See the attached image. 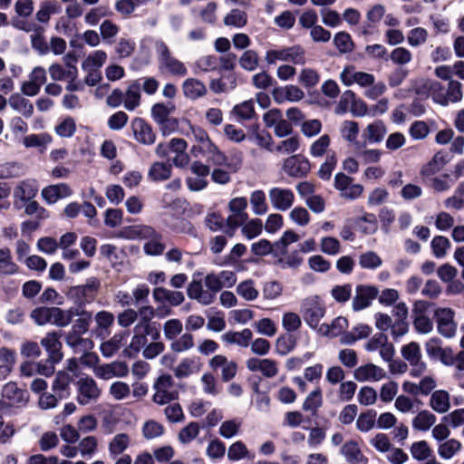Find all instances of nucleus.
Wrapping results in <instances>:
<instances>
[{
    "instance_id": "nucleus-36",
    "label": "nucleus",
    "mask_w": 464,
    "mask_h": 464,
    "mask_svg": "<svg viewBox=\"0 0 464 464\" xmlns=\"http://www.w3.org/2000/svg\"><path fill=\"white\" fill-rule=\"evenodd\" d=\"M386 127L382 121H376L369 124L363 130L362 137L371 143H378L386 134Z\"/></svg>"
},
{
    "instance_id": "nucleus-58",
    "label": "nucleus",
    "mask_w": 464,
    "mask_h": 464,
    "mask_svg": "<svg viewBox=\"0 0 464 464\" xmlns=\"http://www.w3.org/2000/svg\"><path fill=\"white\" fill-rule=\"evenodd\" d=\"M109 393L114 400L122 401L130 396V388L128 383L117 381L111 384Z\"/></svg>"
},
{
    "instance_id": "nucleus-51",
    "label": "nucleus",
    "mask_w": 464,
    "mask_h": 464,
    "mask_svg": "<svg viewBox=\"0 0 464 464\" xmlns=\"http://www.w3.org/2000/svg\"><path fill=\"white\" fill-rule=\"evenodd\" d=\"M247 23L246 12L239 9H232L224 18V24L227 26L241 28Z\"/></svg>"
},
{
    "instance_id": "nucleus-6",
    "label": "nucleus",
    "mask_w": 464,
    "mask_h": 464,
    "mask_svg": "<svg viewBox=\"0 0 464 464\" xmlns=\"http://www.w3.org/2000/svg\"><path fill=\"white\" fill-rule=\"evenodd\" d=\"M76 401L80 405L96 402L102 393L95 380L88 375L81 376L76 382Z\"/></svg>"
},
{
    "instance_id": "nucleus-63",
    "label": "nucleus",
    "mask_w": 464,
    "mask_h": 464,
    "mask_svg": "<svg viewBox=\"0 0 464 464\" xmlns=\"http://www.w3.org/2000/svg\"><path fill=\"white\" fill-rule=\"evenodd\" d=\"M320 80L318 72L311 68H304L300 72L298 82L305 88L314 87Z\"/></svg>"
},
{
    "instance_id": "nucleus-41",
    "label": "nucleus",
    "mask_w": 464,
    "mask_h": 464,
    "mask_svg": "<svg viewBox=\"0 0 464 464\" xmlns=\"http://www.w3.org/2000/svg\"><path fill=\"white\" fill-rule=\"evenodd\" d=\"M73 307L63 310L59 307H52V324L58 327H65L72 322Z\"/></svg>"
},
{
    "instance_id": "nucleus-19",
    "label": "nucleus",
    "mask_w": 464,
    "mask_h": 464,
    "mask_svg": "<svg viewBox=\"0 0 464 464\" xmlns=\"http://www.w3.org/2000/svg\"><path fill=\"white\" fill-rule=\"evenodd\" d=\"M449 154L446 151L440 150L436 152L431 160L424 164L420 171L422 179L430 178L440 171L449 162Z\"/></svg>"
},
{
    "instance_id": "nucleus-53",
    "label": "nucleus",
    "mask_w": 464,
    "mask_h": 464,
    "mask_svg": "<svg viewBox=\"0 0 464 464\" xmlns=\"http://www.w3.org/2000/svg\"><path fill=\"white\" fill-rule=\"evenodd\" d=\"M31 44L33 49L37 51L39 54L44 55L49 52V45L44 36V28L39 26L31 35Z\"/></svg>"
},
{
    "instance_id": "nucleus-46",
    "label": "nucleus",
    "mask_w": 464,
    "mask_h": 464,
    "mask_svg": "<svg viewBox=\"0 0 464 464\" xmlns=\"http://www.w3.org/2000/svg\"><path fill=\"white\" fill-rule=\"evenodd\" d=\"M130 445V437L126 433L116 434L109 443V452L115 457L121 454Z\"/></svg>"
},
{
    "instance_id": "nucleus-7",
    "label": "nucleus",
    "mask_w": 464,
    "mask_h": 464,
    "mask_svg": "<svg viewBox=\"0 0 464 464\" xmlns=\"http://www.w3.org/2000/svg\"><path fill=\"white\" fill-rule=\"evenodd\" d=\"M301 313L304 322L311 327L316 328L320 320L324 316L325 307L319 297L312 296L304 300Z\"/></svg>"
},
{
    "instance_id": "nucleus-62",
    "label": "nucleus",
    "mask_w": 464,
    "mask_h": 464,
    "mask_svg": "<svg viewBox=\"0 0 464 464\" xmlns=\"http://www.w3.org/2000/svg\"><path fill=\"white\" fill-rule=\"evenodd\" d=\"M123 336L115 334L109 341L104 342L101 345V352L105 357L112 356L122 346Z\"/></svg>"
},
{
    "instance_id": "nucleus-27",
    "label": "nucleus",
    "mask_w": 464,
    "mask_h": 464,
    "mask_svg": "<svg viewBox=\"0 0 464 464\" xmlns=\"http://www.w3.org/2000/svg\"><path fill=\"white\" fill-rule=\"evenodd\" d=\"M72 191L65 183L50 185L42 190V197L48 204H53L58 199L70 197Z\"/></svg>"
},
{
    "instance_id": "nucleus-16",
    "label": "nucleus",
    "mask_w": 464,
    "mask_h": 464,
    "mask_svg": "<svg viewBox=\"0 0 464 464\" xmlns=\"http://www.w3.org/2000/svg\"><path fill=\"white\" fill-rule=\"evenodd\" d=\"M268 197L274 208L281 211L289 209L295 199L294 193L291 189L281 188H271Z\"/></svg>"
},
{
    "instance_id": "nucleus-61",
    "label": "nucleus",
    "mask_w": 464,
    "mask_h": 464,
    "mask_svg": "<svg viewBox=\"0 0 464 464\" xmlns=\"http://www.w3.org/2000/svg\"><path fill=\"white\" fill-rule=\"evenodd\" d=\"M135 47L134 41L121 37L115 46V53L120 59L127 58L133 54Z\"/></svg>"
},
{
    "instance_id": "nucleus-37",
    "label": "nucleus",
    "mask_w": 464,
    "mask_h": 464,
    "mask_svg": "<svg viewBox=\"0 0 464 464\" xmlns=\"http://www.w3.org/2000/svg\"><path fill=\"white\" fill-rule=\"evenodd\" d=\"M38 191V187L34 180L21 181L14 191V197L22 201H29Z\"/></svg>"
},
{
    "instance_id": "nucleus-13",
    "label": "nucleus",
    "mask_w": 464,
    "mask_h": 464,
    "mask_svg": "<svg viewBox=\"0 0 464 464\" xmlns=\"http://www.w3.org/2000/svg\"><path fill=\"white\" fill-rule=\"evenodd\" d=\"M379 291L375 286L358 285L352 302L353 309L354 311H361L367 308L377 297Z\"/></svg>"
},
{
    "instance_id": "nucleus-31",
    "label": "nucleus",
    "mask_w": 464,
    "mask_h": 464,
    "mask_svg": "<svg viewBox=\"0 0 464 464\" xmlns=\"http://www.w3.org/2000/svg\"><path fill=\"white\" fill-rule=\"evenodd\" d=\"M189 129L194 139L199 143V150L205 153H218L220 158H224L217 148V146L210 140L208 133L200 127L189 125Z\"/></svg>"
},
{
    "instance_id": "nucleus-56",
    "label": "nucleus",
    "mask_w": 464,
    "mask_h": 464,
    "mask_svg": "<svg viewBox=\"0 0 464 464\" xmlns=\"http://www.w3.org/2000/svg\"><path fill=\"white\" fill-rule=\"evenodd\" d=\"M164 431L163 425L154 420H147L142 426V433L147 440L159 438Z\"/></svg>"
},
{
    "instance_id": "nucleus-43",
    "label": "nucleus",
    "mask_w": 464,
    "mask_h": 464,
    "mask_svg": "<svg viewBox=\"0 0 464 464\" xmlns=\"http://www.w3.org/2000/svg\"><path fill=\"white\" fill-rule=\"evenodd\" d=\"M236 291L237 295L246 301H254L259 295V292L255 287V282L252 279H246L240 282L237 285Z\"/></svg>"
},
{
    "instance_id": "nucleus-24",
    "label": "nucleus",
    "mask_w": 464,
    "mask_h": 464,
    "mask_svg": "<svg viewBox=\"0 0 464 464\" xmlns=\"http://www.w3.org/2000/svg\"><path fill=\"white\" fill-rule=\"evenodd\" d=\"M73 381V376L65 371H60L56 373L52 384V390L59 399H66L70 396V384Z\"/></svg>"
},
{
    "instance_id": "nucleus-4",
    "label": "nucleus",
    "mask_w": 464,
    "mask_h": 464,
    "mask_svg": "<svg viewBox=\"0 0 464 464\" xmlns=\"http://www.w3.org/2000/svg\"><path fill=\"white\" fill-rule=\"evenodd\" d=\"M268 64H274L277 61L291 62L297 65L305 63V53L300 45H293L278 50H269L265 57Z\"/></svg>"
},
{
    "instance_id": "nucleus-22",
    "label": "nucleus",
    "mask_w": 464,
    "mask_h": 464,
    "mask_svg": "<svg viewBox=\"0 0 464 464\" xmlns=\"http://www.w3.org/2000/svg\"><path fill=\"white\" fill-rule=\"evenodd\" d=\"M246 367L251 372H261L266 378H273L278 373L277 363L271 359L250 358L246 361Z\"/></svg>"
},
{
    "instance_id": "nucleus-59",
    "label": "nucleus",
    "mask_w": 464,
    "mask_h": 464,
    "mask_svg": "<svg viewBox=\"0 0 464 464\" xmlns=\"http://www.w3.org/2000/svg\"><path fill=\"white\" fill-rule=\"evenodd\" d=\"M334 44L342 53H347L353 51V42L351 35L346 32H339L334 37Z\"/></svg>"
},
{
    "instance_id": "nucleus-49",
    "label": "nucleus",
    "mask_w": 464,
    "mask_h": 464,
    "mask_svg": "<svg viewBox=\"0 0 464 464\" xmlns=\"http://www.w3.org/2000/svg\"><path fill=\"white\" fill-rule=\"evenodd\" d=\"M430 246L435 257L443 258L450 248L451 244L446 237L436 236L431 240Z\"/></svg>"
},
{
    "instance_id": "nucleus-17",
    "label": "nucleus",
    "mask_w": 464,
    "mask_h": 464,
    "mask_svg": "<svg viewBox=\"0 0 464 464\" xmlns=\"http://www.w3.org/2000/svg\"><path fill=\"white\" fill-rule=\"evenodd\" d=\"M60 337L57 332H51L41 340V345L47 352L50 362H60L63 357Z\"/></svg>"
},
{
    "instance_id": "nucleus-9",
    "label": "nucleus",
    "mask_w": 464,
    "mask_h": 464,
    "mask_svg": "<svg viewBox=\"0 0 464 464\" xmlns=\"http://www.w3.org/2000/svg\"><path fill=\"white\" fill-rule=\"evenodd\" d=\"M454 311L451 308H438L434 312L438 332L445 338H452L457 331L454 321Z\"/></svg>"
},
{
    "instance_id": "nucleus-33",
    "label": "nucleus",
    "mask_w": 464,
    "mask_h": 464,
    "mask_svg": "<svg viewBox=\"0 0 464 464\" xmlns=\"http://www.w3.org/2000/svg\"><path fill=\"white\" fill-rule=\"evenodd\" d=\"M172 165L160 161L153 162L148 171V178L155 182L165 181L171 176Z\"/></svg>"
},
{
    "instance_id": "nucleus-26",
    "label": "nucleus",
    "mask_w": 464,
    "mask_h": 464,
    "mask_svg": "<svg viewBox=\"0 0 464 464\" xmlns=\"http://www.w3.org/2000/svg\"><path fill=\"white\" fill-rule=\"evenodd\" d=\"M174 110L175 106L172 104L156 103L151 108V116L158 124L171 125V128H176L177 120L169 118V114Z\"/></svg>"
},
{
    "instance_id": "nucleus-15",
    "label": "nucleus",
    "mask_w": 464,
    "mask_h": 464,
    "mask_svg": "<svg viewBox=\"0 0 464 464\" xmlns=\"http://www.w3.org/2000/svg\"><path fill=\"white\" fill-rule=\"evenodd\" d=\"M131 129L135 140L143 145H152L156 140V133L152 127L141 118L131 121Z\"/></svg>"
},
{
    "instance_id": "nucleus-44",
    "label": "nucleus",
    "mask_w": 464,
    "mask_h": 464,
    "mask_svg": "<svg viewBox=\"0 0 464 464\" xmlns=\"http://www.w3.org/2000/svg\"><path fill=\"white\" fill-rule=\"evenodd\" d=\"M227 459L231 461H237L242 459H252L254 455L250 454L246 446L241 440H237L229 446Z\"/></svg>"
},
{
    "instance_id": "nucleus-29",
    "label": "nucleus",
    "mask_w": 464,
    "mask_h": 464,
    "mask_svg": "<svg viewBox=\"0 0 464 464\" xmlns=\"http://www.w3.org/2000/svg\"><path fill=\"white\" fill-rule=\"evenodd\" d=\"M341 453L349 464H367L368 459L360 450L357 442L350 440L341 448Z\"/></svg>"
},
{
    "instance_id": "nucleus-21",
    "label": "nucleus",
    "mask_w": 464,
    "mask_h": 464,
    "mask_svg": "<svg viewBox=\"0 0 464 464\" xmlns=\"http://www.w3.org/2000/svg\"><path fill=\"white\" fill-rule=\"evenodd\" d=\"M386 373L383 369L373 364L367 363L355 369L353 377L358 382H377L383 379Z\"/></svg>"
},
{
    "instance_id": "nucleus-64",
    "label": "nucleus",
    "mask_w": 464,
    "mask_h": 464,
    "mask_svg": "<svg viewBox=\"0 0 464 464\" xmlns=\"http://www.w3.org/2000/svg\"><path fill=\"white\" fill-rule=\"evenodd\" d=\"M411 453L415 459L421 461L428 459L431 456L432 450L425 440H421L411 445Z\"/></svg>"
},
{
    "instance_id": "nucleus-12",
    "label": "nucleus",
    "mask_w": 464,
    "mask_h": 464,
    "mask_svg": "<svg viewBox=\"0 0 464 464\" xmlns=\"http://www.w3.org/2000/svg\"><path fill=\"white\" fill-rule=\"evenodd\" d=\"M2 396L8 406H25L29 393L26 390L20 389L15 382H10L3 387Z\"/></svg>"
},
{
    "instance_id": "nucleus-34",
    "label": "nucleus",
    "mask_w": 464,
    "mask_h": 464,
    "mask_svg": "<svg viewBox=\"0 0 464 464\" xmlns=\"http://www.w3.org/2000/svg\"><path fill=\"white\" fill-rule=\"evenodd\" d=\"M252 337V331L246 328L241 332H227L222 335V340L228 344H237L240 347H247Z\"/></svg>"
},
{
    "instance_id": "nucleus-20",
    "label": "nucleus",
    "mask_w": 464,
    "mask_h": 464,
    "mask_svg": "<svg viewBox=\"0 0 464 464\" xmlns=\"http://www.w3.org/2000/svg\"><path fill=\"white\" fill-rule=\"evenodd\" d=\"M272 95L276 103L282 104L286 101L296 102L303 100L304 92L298 86L286 85L285 87L275 88Z\"/></svg>"
},
{
    "instance_id": "nucleus-54",
    "label": "nucleus",
    "mask_w": 464,
    "mask_h": 464,
    "mask_svg": "<svg viewBox=\"0 0 464 464\" xmlns=\"http://www.w3.org/2000/svg\"><path fill=\"white\" fill-rule=\"evenodd\" d=\"M376 422V411L369 410L366 412H362L359 415L356 420L357 429L362 432L371 430Z\"/></svg>"
},
{
    "instance_id": "nucleus-2",
    "label": "nucleus",
    "mask_w": 464,
    "mask_h": 464,
    "mask_svg": "<svg viewBox=\"0 0 464 464\" xmlns=\"http://www.w3.org/2000/svg\"><path fill=\"white\" fill-rule=\"evenodd\" d=\"M158 69L162 74L183 77L188 73L186 65L176 58L163 41L155 44Z\"/></svg>"
},
{
    "instance_id": "nucleus-50",
    "label": "nucleus",
    "mask_w": 464,
    "mask_h": 464,
    "mask_svg": "<svg viewBox=\"0 0 464 464\" xmlns=\"http://www.w3.org/2000/svg\"><path fill=\"white\" fill-rule=\"evenodd\" d=\"M298 235L294 231H285L281 238L276 242L275 256H278L279 255H285L287 252V246L291 243L298 241Z\"/></svg>"
},
{
    "instance_id": "nucleus-10",
    "label": "nucleus",
    "mask_w": 464,
    "mask_h": 464,
    "mask_svg": "<svg viewBox=\"0 0 464 464\" xmlns=\"http://www.w3.org/2000/svg\"><path fill=\"white\" fill-rule=\"evenodd\" d=\"M283 169L289 177L304 178L310 171V162L301 155H293L285 160Z\"/></svg>"
},
{
    "instance_id": "nucleus-3",
    "label": "nucleus",
    "mask_w": 464,
    "mask_h": 464,
    "mask_svg": "<svg viewBox=\"0 0 464 464\" xmlns=\"http://www.w3.org/2000/svg\"><path fill=\"white\" fill-rule=\"evenodd\" d=\"M100 280L96 277L89 278L84 285L72 286L67 292V296L77 304V306L83 307L86 304L94 300L100 288Z\"/></svg>"
},
{
    "instance_id": "nucleus-25",
    "label": "nucleus",
    "mask_w": 464,
    "mask_h": 464,
    "mask_svg": "<svg viewBox=\"0 0 464 464\" xmlns=\"http://www.w3.org/2000/svg\"><path fill=\"white\" fill-rule=\"evenodd\" d=\"M73 312L71 330L82 334L87 333L92 322V312L80 306H73Z\"/></svg>"
},
{
    "instance_id": "nucleus-18",
    "label": "nucleus",
    "mask_w": 464,
    "mask_h": 464,
    "mask_svg": "<svg viewBox=\"0 0 464 464\" xmlns=\"http://www.w3.org/2000/svg\"><path fill=\"white\" fill-rule=\"evenodd\" d=\"M95 375L102 380H109L113 377H125L129 373L128 365L123 362H113L102 364L94 370Z\"/></svg>"
},
{
    "instance_id": "nucleus-1",
    "label": "nucleus",
    "mask_w": 464,
    "mask_h": 464,
    "mask_svg": "<svg viewBox=\"0 0 464 464\" xmlns=\"http://www.w3.org/2000/svg\"><path fill=\"white\" fill-rule=\"evenodd\" d=\"M423 88L428 91L436 103L443 106L462 99V84L456 80H450L448 82L447 90L440 82L433 80L426 81Z\"/></svg>"
},
{
    "instance_id": "nucleus-35",
    "label": "nucleus",
    "mask_w": 464,
    "mask_h": 464,
    "mask_svg": "<svg viewBox=\"0 0 464 464\" xmlns=\"http://www.w3.org/2000/svg\"><path fill=\"white\" fill-rule=\"evenodd\" d=\"M430 406L438 413H445L450 410V394L444 390H438L431 393Z\"/></svg>"
},
{
    "instance_id": "nucleus-5",
    "label": "nucleus",
    "mask_w": 464,
    "mask_h": 464,
    "mask_svg": "<svg viewBox=\"0 0 464 464\" xmlns=\"http://www.w3.org/2000/svg\"><path fill=\"white\" fill-rule=\"evenodd\" d=\"M155 391L152 401L156 404L165 405L178 399L179 392L174 390V381L170 375L159 376L153 383Z\"/></svg>"
},
{
    "instance_id": "nucleus-60",
    "label": "nucleus",
    "mask_w": 464,
    "mask_h": 464,
    "mask_svg": "<svg viewBox=\"0 0 464 464\" xmlns=\"http://www.w3.org/2000/svg\"><path fill=\"white\" fill-rule=\"evenodd\" d=\"M322 406V392L319 388L311 392L303 403V410L311 411L313 414L316 412L318 408Z\"/></svg>"
},
{
    "instance_id": "nucleus-30",
    "label": "nucleus",
    "mask_w": 464,
    "mask_h": 464,
    "mask_svg": "<svg viewBox=\"0 0 464 464\" xmlns=\"http://www.w3.org/2000/svg\"><path fill=\"white\" fill-rule=\"evenodd\" d=\"M187 293L190 299H194L201 304L208 305L213 303V293L204 290L199 280L190 282Z\"/></svg>"
},
{
    "instance_id": "nucleus-47",
    "label": "nucleus",
    "mask_w": 464,
    "mask_h": 464,
    "mask_svg": "<svg viewBox=\"0 0 464 464\" xmlns=\"http://www.w3.org/2000/svg\"><path fill=\"white\" fill-rule=\"evenodd\" d=\"M199 430V424L196 421H191L179 430L178 440L181 444L187 445L197 438Z\"/></svg>"
},
{
    "instance_id": "nucleus-23",
    "label": "nucleus",
    "mask_w": 464,
    "mask_h": 464,
    "mask_svg": "<svg viewBox=\"0 0 464 464\" xmlns=\"http://www.w3.org/2000/svg\"><path fill=\"white\" fill-rule=\"evenodd\" d=\"M82 333L70 330L64 336L65 343L70 346L75 353H85L93 347V342L90 338H83Z\"/></svg>"
},
{
    "instance_id": "nucleus-55",
    "label": "nucleus",
    "mask_w": 464,
    "mask_h": 464,
    "mask_svg": "<svg viewBox=\"0 0 464 464\" xmlns=\"http://www.w3.org/2000/svg\"><path fill=\"white\" fill-rule=\"evenodd\" d=\"M342 137L352 143H358L357 137L359 133V126L358 123L353 121H344L342 123L340 129Z\"/></svg>"
},
{
    "instance_id": "nucleus-57",
    "label": "nucleus",
    "mask_w": 464,
    "mask_h": 464,
    "mask_svg": "<svg viewBox=\"0 0 464 464\" xmlns=\"http://www.w3.org/2000/svg\"><path fill=\"white\" fill-rule=\"evenodd\" d=\"M356 152L361 157L364 163H375L378 162L382 156V151L377 149H365V143H356Z\"/></svg>"
},
{
    "instance_id": "nucleus-28",
    "label": "nucleus",
    "mask_w": 464,
    "mask_h": 464,
    "mask_svg": "<svg viewBox=\"0 0 464 464\" xmlns=\"http://www.w3.org/2000/svg\"><path fill=\"white\" fill-rule=\"evenodd\" d=\"M153 298L158 303H169L172 306L181 304L185 296L182 292L172 291L164 287H156L152 292Z\"/></svg>"
},
{
    "instance_id": "nucleus-40",
    "label": "nucleus",
    "mask_w": 464,
    "mask_h": 464,
    "mask_svg": "<svg viewBox=\"0 0 464 464\" xmlns=\"http://www.w3.org/2000/svg\"><path fill=\"white\" fill-rule=\"evenodd\" d=\"M18 271V266L12 260L11 251L7 247L0 248V275L10 276Z\"/></svg>"
},
{
    "instance_id": "nucleus-42",
    "label": "nucleus",
    "mask_w": 464,
    "mask_h": 464,
    "mask_svg": "<svg viewBox=\"0 0 464 464\" xmlns=\"http://www.w3.org/2000/svg\"><path fill=\"white\" fill-rule=\"evenodd\" d=\"M9 104L10 106L23 114L24 117H31L34 112V106L33 104L25 98H23L19 94H13L9 98Z\"/></svg>"
},
{
    "instance_id": "nucleus-8",
    "label": "nucleus",
    "mask_w": 464,
    "mask_h": 464,
    "mask_svg": "<svg viewBox=\"0 0 464 464\" xmlns=\"http://www.w3.org/2000/svg\"><path fill=\"white\" fill-rule=\"evenodd\" d=\"M428 356L431 360H439L447 366L454 365L455 358L450 347H442V341L440 338H430L425 343Z\"/></svg>"
},
{
    "instance_id": "nucleus-14",
    "label": "nucleus",
    "mask_w": 464,
    "mask_h": 464,
    "mask_svg": "<svg viewBox=\"0 0 464 464\" xmlns=\"http://www.w3.org/2000/svg\"><path fill=\"white\" fill-rule=\"evenodd\" d=\"M342 82L346 86L357 83L362 87L371 86L374 83V76L364 72H355L353 66L345 67L340 74Z\"/></svg>"
},
{
    "instance_id": "nucleus-38",
    "label": "nucleus",
    "mask_w": 464,
    "mask_h": 464,
    "mask_svg": "<svg viewBox=\"0 0 464 464\" xmlns=\"http://www.w3.org/2000/svg\"><path fill=\"white\" fill-rule=\"evenodd\" d=\"M124 107L128 111H134L140 102V84L133 82L127 89L124 95Z\"/></svg>"
},
{
    "instance_id": "nucleus-32",
    "label": "nucleus",
    "mask_w": 464,
    "mask_h": 464,
    "mask_svg": "<svg viewBox=\"0 0 464 464\" xmlns=\"http://www.w3.org/2000/svg\"><path fill=\"white\" fill-rule=\"evenodd\" d=\"M182 91L184 96L190 100H197L207 94L206 85L198 79L188 78L183 82Z\"/></svg>"
},
{
    "instance_id": "nucleus-52",
    "label": "nucleus",
    "mask_w": 464,
    "mask_h": 464,
    "mask_svg": "<svg viewBox=\"0 0 464 464\" xmlns=\"http://www.w3.org/2000/svg\"><path fill=\"white\" fill-rule=\"evenodd\" d=\"M235 115L243 121H248L256 116L254 102L252 100L245 101L233 108Z\"/></svg>"
},
{
    "instance_id": "nucleus-45",
    "label": "nucleus",
    "mask_w": 464,
    "mask_h": 464,
    "mask_svg": "<svg viewBox=\"0 0 464 464\" xmlns=\"http://www.w3.org/2000/svg\"><path fill=\"white\" fill-rule=\"evenodd\" d=\"M247 214L231 213L226 219V227L224 228V233L229 237H234L237 227L245 224L247 221Z\"/></svg>"
},
{
    "instance_id": "nucleus-48",
    "label": "nucleus",
    "mask_w": 464,
    "mask_h": 464,
    "mask_svg": "<svg viewBox=\"0 0 464 464\" xmlns=\"http://www.w3.org/2000/svg\"><path fill=\"white\" fill-rule=\"evenodd\" d=\"M250 204L256 215H264L268 210L266 195L262 190H255L250 195Z\"/></svg>"
},
{
    "instance_id": "nucleus-11",
    "label": "nucleus",
    "mask_w": 464,
    "mask_h": 464,
    "mask_svg": "<svg viewBox=\"0 0 464 464\" xmlns=\"http://www.w3.org/2000/svg\"><path fill=\"white\" fill-rule=\"evenodd\" d=\"M134 335L131 338V341L125 350L129 355H131V353H138L141 348H145L148 343L147 336L151 335L153 340H156L160 337V333L157 329L155 332L151 329H148V326L144 328L142 325H135L134 326Z\"/></svg>"
},
{
    "instance_id": "nucleus-39",
    "label": "nucleus",
    "mask_w": 464,
    "mask_h": 464,
    "mask_svg": "<svg viewBox=\"0 0 464 464\" xmlns=\"http://www.w3.org/2000/svg\"><path fill=\"white\" fill-rule=\"evenodd\" d=\"M436 422V416L427 410L420 411L412 420L414 430H429Z\"/></svg>"
}]
</instances>
